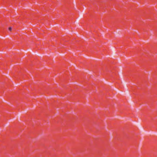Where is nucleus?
Listing matches in <instances>:
<instances>
[{
  "label": "nucleus",
  "mask_w": 157,
  "mask_h": 157,
  "mask_svg": "<svg viewBox=\"0 0 157 157\" xmlns=\"http://www.w3.org/2000/svg\"><path fill=\"white\" fill-rule=\"evenodd\" d=\"M12 28L11 27H10L9 28V31H11L12 30Z\"/></svg>",
  "instance_id": "f257e3e1"
}]
</instances>
